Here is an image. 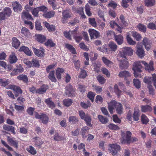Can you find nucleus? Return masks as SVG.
Masks as SVG:
<instances>
[{"instance_id": "nucleus-1", "label": "nucleus", "mask_w": 156, "mask_h": 156, "mask_svg": "<svg viewBox=\"0 0 156 156\" xmlns=\"http://www.w3.org/2000/svg\"><path fill=\"white\" fill-rule=\"evenodd\" d=\"M141 63L144 65L145 66V69L148 70L149 72L154 70L153 61H151L149 64H148L144 61L136 62H134L132 68L133 70L134 71V76L136 77L139 76L140 75L139 73L142 72L141 69L142 68V66L141 65Z\"/></svg>"}, {"instance_id": "nucleus-2", "label": "nucleus", "mask_w": 156, "mask_h": 156, "mask_svg": "<svg viewBox=\"0 0 156 156\" xmlns=\"http://www.w3.org/2000/svg\"><path fill=\"white\" fill-rule=\"evenodd\" d=\"M132 133L129 131H127L126 133L122 132L121 133V143L122 144H129L130 143L138 140V139L135 137H131Z\"/></svg>"}, {"instance_id": "nucleus-3", "label": "nucleus", "mask_w": 156, "mask_h": 156, "mask_svg": "<svg viewBox=\"0 0 156 156\" xmlns=\"http://www.w3.org/2000/svg\"><path fill=\"white\" fill-rule=\"evenodd\" d=\"M108 109L110 113H113V110L115 108L116 113L119 115L122 114L123 112V107L122 104L115 100H112L108 103Z\"/></svg>"}, {"instance_id": "nucleus-4", "label": "nucleus", "mask_w": 156, "mask_h": 156, "mask_svg": "<svg viewBox=\"0 0 156 156\" xmlns=\"http://www.w3.org/2000/svg\"><path fill=\"white\" fill-rule=\"evenodd\" d=\"M133 51L130 47H126L122 48V51H120L121 57L126 58V55L131 56L133 54Z\"/></svg>"}, {"instance_id": "nucleus-5", "label": "nucleus", "mask_w": 156, "mask_h": 156, "mask_svg": "<svg viewBox=\"0 0 156 156\" xmlns=\"http://www.w3.org/2000/svg\"><path fill=\"white\" fill-rule=\"evenodd\" d=\"M7 89H11L13 90L15 93V96L18 97L19 94L22 93L23 91L19 87L13 85H9L6 87Z\"/></svg>"}, {"instance_id": "nucleus-6", "label": "nucleus", "mask_w": 156, "mask_h": 156, "mask_svg": "<svg viewBox=\"0 0 156 156\" xmlns=\"http://www.w3.org/2000/svg\"><path fill=\"white\" fill-rule=\"evenodd\" d=\"M109 146L110 148L109 149L113 156L116 155L120 149V146L117 144H110Z\"/></svg>"}, {"instance_id": "nucleus-7", "label": "nucleus", "mask_w": 156, "mask_h": 156, "mask_svg": "<svg viewBox=\"0 0 156 156\" xmlns=\"http://www.w3.org/2000/svg\"><path fill=\"white\" fill-rule=\"evenodd\" d=\"M35 117L38 119H40L42 121V123L44 124H46L48 122V118L47 115L43 113H42L41 115L39 114L37 112H35Z\"/></svg>"}, {"instance_id": "nucleus-8", "label": "nucleus", "mask_w": 156, "mask_h": 156, "mask_svg": "<svg viewBox=\"0 0 156 156\" xmlns=\"http://www.w3.org/2000/svg\"><path fill=\"white\" fill-rule=\"evenodd\" d=\"M152 78L154 85L156 88V74H153L152 78L150 77H145L144 79V81L147 83L148 85H151Z\"/></svg>"}, {"instance_id": "nucleus-9", "label": "nucleus", "mask_w": 156, "mask_h": 156, "mask_svg": "<svg viewBox=\"0 0 156 156\" xmlns=\"http://www.w3.org/2000/svg\"><path fill=\"white\" fill-rule=\"evenodd\" d=\"M65 93L69 97L74 95L75 90L71 85L69 84L66 87Z\"/></svg>"}, {"instance_id": "nucleus-10", "label": "nucleus", "mask_w": 156, "mask_h": 156, "mask_svg": "<svg viewBox=\"0 0 156 156\" xmlns=\"http://www.w3.org/2000/svg\"><path fill=\"white\" fill-rule=\"evenodd\" d=\"M40 49H39L33 47V50L35 55L39 57H42L45 55V50L41 47Z\"/></svg>"}, {"instance_id": "nucleus-11", "label": "nucleus", "mask_w": 156, "mask_h": 156, "mask_svg": "<svg viewBox=\"0 0 156 156\" xmlns=\"http://www.w3.org/2000/svg\"><path fill=\"white\" fill-rule=\"evenodd\" d=\"M2 128L4 130H5L3 131V133L8 134V133L6 131H10L14 135L16 134L15 131V128L13 126L5 124L3 126Z\"/></svg>"}, {"instance_id": "nucleus-12", "label": "nucleus", "mask_w": 156, "mask_h": 156, "mask_svg": "<svg viewBox=\"0 0 156 156\" xmlns=\"http://www.w3.org/2000/svg\"><path fill=\"white\" fill-rule=\"evenodd\" d=\"M12 6L13 8V10L15 12H20L22 10V5L19 2L15 1L12 2Z\"/></svg>"}, {"instance_id": "nucleus-13", "label": "nucleus", "mask_w": 156, "mask_h": 156, "mask_svg": "<svg viewBox=\"0 0 156 156\" xmlns=\"http://www.w3.org/2000/svg\"><path fill=\"white\" fill-rule=\"evenodd\" d=\"M7 140L9 143L12 146L18 148V141L16 140L13 139V138H11L10 136H7Z\"/></svg>"}, {"instance_id": "nucleus-14", "label": "nucleus", "mask_w": 156, "mask_h": 156, "mask_svg": "<svg viewBox=\"0 0 156 156\" xmlns=\"http://www.w3.org/2000/svg\"><path fill=\"white\" fill-rule=\"evenodd\" d=\"M91 39L98 38L100 36L99 32L93 29H90L88 30Z\"/></svg>"}, {"instance_id": "nucleus-15", "label": "nucleus", "mask_w": 156, "mask_h": 156, "mask_svg": "<svg viewBox=\"0 0 156 156\" xmlns=\"http://www.w3.org/2000/svg\"><path fill=\"white\" fill-rule=\"evenodd\" d=\"M108 48H107L106 49L109 50V52L107 54H109L110 52H115L117 49V45L114 43L110 42L108 44Z\"/></svg>"}, {"instance_id": "nucleus-16", "label": "nucleus", "mask_w": 156, "mask_h": 156, "mask_svg": "<svg viewBox=\"0 0 156 156\" xmlns=\"http://www.w3.org/2000/svg\"><path fill=\"white\" fill-rule=\"evenodd\" d=\"M136 54L137 55L141 58H142L145 55V51L142 46H140L137 45Z\"/></svg>"}, {"instance_id": "nucleus-17", "label": "nucleus", "mask_w": 156, "mask_h": 156, "mask_svg": "<svg viewBox=\"0 0 156 156\" xmlns=\"http://www.w3.org/2000/svg\"><path fill=\"white\" fill-rule=\"evenodd\" d=\"M62 14V23H65L66 22V19L71 16V14L69 10H64Z\"/></svg>"}, {"instance_id": "nucleus-18", "label": "nucleus", "mask_w": 156, "mask_h": 156, "mask_svg": "<svg viewBox=\"0 0 156 156\" xmlns=\"http://www.w3.org/2000/svg\"><path fill=\"white\" fill-rule=\"evenodd\" d=\"M23 71V69L21 64L16 66V68L14 69L11 73V75L12 76L16 75L18 73H21Z\"/></svg>"}, {"instance_id": "nucleus-19", "label": "nucleus", "mask_w": 156, "mask_h": 156, "mask_svg": "<svg viewBox=\"0 0 156 156\" xmlns=\"http://www.w3.org/2000/svg\"><path fill=\"white\" fill-rule=\"evenodd\" d=\"M35 142V145L39 148H41V146L44 143V142L38 137H35L33 138Z\"/></svg>"}, {"instance_id": "nucleus-20", "label": "nucleus", "mask_w": 156, "mask_h": 156, "mask_svg": "<svg viewBox=\"0 0 156 156\" xmlns=\"http://www.w3.org/2000/svg\"><path fill=\"white\" fill-rule=\"evenodd\" d=\"M86 122V124L88 126L91 127L92 125L91 123V116L88 114H86V116L84 118V119H83Z\"/></svg>"}, {"instance_id": "nucleus-21", "label": "nucleus", "mask_w": 156, "mask_h": 156, "mask_svg": "<svg viewBox=\"0 0 156 156\" xmlns=\"http://www.w3.org/2000/svg\"><path fill=\"white\" fill-rule=\"evenodd\" d=\"M21 18L23 20L27 19L29 20H33L31 15L28 12L23 11L21 13Z\"/></svg>"}, {"instance_id": "nucleus-22", "label": "nucleus", "mask_w": 156, "mask_h": 156, "mask_svg": "<svg viewBox=\"0 0 156 156\" xmlns=\"http://www.w3.org/2000/svg\"><path fill=\"white\" fill-rule=\"evenodd\" d=\"M48 88V87L47 85L43 84L40 88L37 89V94H43L46 91Z\"/></svg>"}, {"instance_id": "nucleus-23", "label": "nucleus", "mask_w": 156, "mask_h": 156, "mask_svg": "<svg viewBox=\"0 0 156 156\" xmlns=\"http://www.w3.org/2000/svg\"><path fill=\"white\" fill-rule=\"evenodd\" d=\"M19 51L23 52L25 54L31 56V53L30 51L27 47L24 46H22L20 48Z\"/></svg>"}, {"instance_id": "nucleus-24", "label": "nucleus", "mask_w": 156, "mask_h": 156, "mask_svg": "<svg viewBox=\"0 0 156 156\" xmlns=\"http://www.w3.org/2000/svg\"><path fill=\"white\" fill-rule=\"evenodd\" d=\"M141 111L143 112H151L152 109L151 107L148 105H141Z\"/></svg>"}, {"instance_id": "nucleus-25", "label": "nucleus", "mask_w": 156, "mask_h": 156, "mask_svg": "<svg viewBox=\"0 0 156 156\" xmlns=\"http://www.w3.org/2000/svg\"><path fill=\"white\" fill-rule=\"evenodd\" d=\"M140 116V110L138 108H135L133 114V117L134 120L137 121L139 119Z\"/></svg>"}, {"instance_id": "nucleus-26", "label": "nucleus", "mask_w": 156, "mask_h": 156, "mask_svg": "<svg viewBox=\"0 0 156 156\" xmlns=\"http://www.w3.org/2000/svg\"><path fill=\"white\" fill-rule=\"evenodd\" d=\"M9 60L11 64H13L17 61L18 59L15 53L13 52L9 55Z\"/></svg>"}, {"instance_id": "nucleus-27", "label": "nucleus", "mask_w": 156, "mask_h": 156, "mask_svg": "<svg viewBox=\"0 0 156 156\" xmlns=\"http://www.w3.org/2000/svg\"><path fill=\"white\" fill-rule=\"evenodd\" d=\"M51 98H48L45 99L44 102L49 108L53 109L55 107V105L54 103L51 101Z\"/></svg>"}, {"instance_id": "nucleus-28", "label": "nucleus", "mask_w": 156, "mask_h": 156, "mask_svg": "<svg viewBox=\"0 0 156 156\" xmlns=\"http://www.w3.org/2000/svg\"><path fill=\"white\" fill-rule=\"evenodd\" d=\"M119 76L120 77H124L125 80H127V78L131 76L129 72L127 71H123L119 73Z\"/></svg>"}, {"instance_id": "nucleus-29", "label": "nucleus", "mask_w": 156, "mask_h": 156, "mask_svg": "<svg viewBox=\"0 0 156 156\" xmlns=\"http://www.w3.org/2000/svg\"><path fill=\"white\" fill-rule=\"evenodd\" d=\"M143 44L144 46L147 51H149L151 48V42L149 40H143Z\"/></svg>"}, {"instance_id": "nucleus-30", "label": "nucleus", "mask_w": 156, "mask_h": 156, "mask_svg": "<svg viewBox=\"0 0 156 156\" xmlns=\"http://www.w3.org/2000/svg\"><path fill=\"white\" fill-rule=\"evenodd\" d=\"M17 78L20 80L22 81L25 83H27L28 78L27 75L25 74H20L17 77Z\"/></svg>"}, {"instance_id": "nucleus-31", "label": "nucleus", "mask_w": 156, "mask_h": 156, "mask_svg": "<svg viewBox=\"0 0 156 156\" xmlns=\"http://www.w3.org/2000/svg\"><path fill=\"white\" fill-rule=\"evenodd\" d=\"M120 67L122 69H127L128 67V62L126 60L121 61L120 64Z\"/></svg>"}, {"instance_id": "nucleus-32", "label": "nucleus", "mask_w": 156, "mask_h": 156, "mask_svg": "<svg viewBox=\"0 0 156 156\" xmlns=\"http://www.w3.org/2000/svg\"><path fill=\"white\" fill-rule=\"evenodd\" d=\"M64 70L63 69L58 68L56 70V76L57 78L58 79H60L61 78V74L63 73Z\"/></svg>"}, {"instance_id": "nucleus-33", "label": "nucleus", "mask_w": 156, "mask_h": 156, "mask_svg": "<svg viewBox=\"0 0 156 156\" xmlns=\"http://www.w3.org/2000/svg\"><path fill=\"white\" fill-rule=\"evenodd\" d=\"M43 24L49 31H53L55 30V26L50 25L49 23L45 22H43Z\"/></svg>"}, {"instance_id": "nucleus-34", "label": "nucleus", "mask_w": 156, "mask_h": 156, "mask_svg": "<svg viewBox=\"0 0 156 156\" xmlns=\"http://www.w3.org/2000/svg\"><path fill=\"white\" fill-rule=\"evenodd\" d=\"M21 33L23 35L27 37H29L31 35V34L29 30L25 27L22 28L21 30Z\"/></svg>"}, {"instance_id": "nucleus-35", "label": "nucleus", "mask_w": 156, "mask_h": 156, "mask_svg": "<svg viewBox=\"0 0 156 156\" xmlns=\"http://www.w3.org/2000/svg\"><path fill=\"white\" fill-rule=\"evenodd\" d=\"M89 129L90 128L86 126L83 127L81 129V133L82 136L83 138L87 137V136L86 135V134L87 132Z\"/></svg>"}, {"instance_id": "nucleus-36", "label": "nucleus", "mask_w": 156, "mask_h": 156, "mask_svg": "<svg viewBox=\"0 0 156 156\" xmlns=\"http://www.w3.org/2000/svg\"><path fill=\"white\" fill-rule=\"evenodd\" d=\"M65 47L67 48L73 54H76V49L73 46L69 44H67L65 45Z\"/></svg>"}, {"instance_id": "nucleus-37", "label": "nucleus", "mask_w": 156, "mask_h": 156, "mask_svg": "<svg viewBox=\"0 0 156 156\" xmlns=\"http://www.w3.org/2000/svg\"><path fill=\"white\" fill-rule=\"evenodd\" d=\"M69 121L72 124H76L78 122L79 119L77 117L71 116L69 117Z\"/></svg>"}, {"instance_id": "nucleus-38", "label": "nucleus", "mask_w": 156, "mask_h": 156, "mask_svg": "<svg viewBox=\"0 0 156 156\" xmlns=\"http://www.w3.org/2000/svg\"><path fill=\"white\" fill-rule=\"evenodd\" d=\"M27 151L32 155H35L37 153L36 150L32 146H30L27 148Z\"/></svg>"}, {"instance_id": "nucleus-39", "label": "nucleus", "mask_w": 156, "mask_h": 156, "mask_svg": "<svg viewBox=\"0 0 156 156\" xmlns=\"http://www.w3.org/2000/svg\"><path fill=\"white\" fill-rule=\"evenodd\" d=\"M55 14V12L53 11H51L44 13L43 14V16L45 18H50L53 17Z\"/></svg>"}, {"instance_id": "nucleus-40", "label": "nucleus", "mask_w": 156, "mask_h": 156, "mask_svg": "<svg viewBox=\"0 0 156 156\" xmlns=\"http://www.w3.org/2000/svg\"><path fill=\"white\" fill-rule=\"evenodd\" d=\"M141 121L143 124H147L149 121V119L146 115L143 114L141 116Z\"/></svg>"}, {"instance_id": "nucleus-41", "label": "nucleus", "mask_w": 156, "mask_h": 156, "mask_svg": "<svg viewBox=\"0 0 156 156\" xmlns=\"http://www.w3.org/2000/svg\"><path fill=\"white\" fill-rule=\"evenodd\" d=\"M9 83V82L8 79H0V84L1 86L6 87Z\"/></svg>"}, {"instance_id": "nucleus-42", "label": "nucleus", "mask_w": 156, "mask_h": 156, "mask_svg": "<svg viewBox=\"0 0 156 156\" xmlns=\"http://www.w3.org/2000/svg\"><path fill=\"white\" fill-rule=\"evenodd\" d=\"M98 118L99 121L102 123L106 124L108 121V120L107 118L104 117L102 115H98Z\"/></svg>"}, {"instance_id": "nucleus-43", "label": "nucleus", "mask_w": 156, "mask_h": 156, "mask_svg": "<svg viewBox=\"0 0 156 156\" xmlns=\"http://www.w3.org/2000/svg\"><path fill=\"white\" fill-rule=\"evenodd\" d=\"M48 78L52 82H56V79L55 76L54 70L50 72L48 76Z\"/></svg>"}, {"instance_id": "nucleus-44", "label": "nucleus", "mask_w": 156, "mask_h": 156, "mask_svg": "<svg viewBox=\"0 0 156 156\" xmlns=\"http://www.w3.org/2000/svg\"><path fill=\"white\" fill-rule=\"evenodd\" d=\"M63 105L66 107L70 106L73 103V101L69 99H65L63 101Z\"/></svg>"}, {"instance_id": "nucleus-45", "label": "nucleus", "mask_w": 156, "mask_h": 156, "mask_svg": "<svg viewBox=\"0 0 156 156\" xmlns=\"http://www.w3.org/2000/svg\"><path fill=\"white\" fill-rule=\"evenodd\" d=\"M155 0H145V4L147 7H150L153 6L155 4Z\"/></svg>"}, {"instance_id": "nucleus-46", "label": "nucleus", "mask_w": 156, "mask_h": 156, "mask_svg": "<svg viewBox=\"0 0 156 156\" xmlns=\"http://www.w3.org/2000/svg\"><path fill=\"white\" fill-rule=\"evenodd\" d=\"M3 12L7 18L9 17L12 13V11L9 8H5Z\"/></svg>"}, {"instance_id": "nucleus-47", "label": "nucleus", "mask_w": 156, "mask_h": 156, "mask_svg": "<svg viewBox=\"0 0 156 156\" xmlns=\"http://www.w3.org/2000/svg\"><path fill=\"white\" fill-rule=\"evenodd\" d=\"M137 27L138 30L141 32L145 33L146 31V27L143 24L139 23L137 25Z\"/></svg>"}, {"instance_id": "nucleus-48", "label": "nucleus", "mask_w": 156, "mask_h": 156, "mask_svg": "<svg viewBox=\"0 0 156 156\" xmlns=\"http://www.w3.org/2000/svg\"><path fill=\"white\" fill-rule=\"evenodd\" d=\"M35 28L37 30L41 31L42 29V27L41 25L40 21L37 19L35 22Z\"/></svg>"}, {"instance_id": "nucleus-49", "label": "nucleus", "mask_w": 156, "mask_h": 156, "mask_svg": "<svg viewBox=\"0 0 156 156\" xmlns=\"http://www.w3.org/2000/svg\"><path fill=\"white\" fill-rule=\"evenodd\" d=\"M102 59L104 63L107 66H109L112 64V62L108 59H107L105 57H103L102 58Z\"/></svg>"}, {"instance_id": "nucleus-50", "label": "nucleus", "mask_w": 156, "mask_h": 156, "mask_svg": "<svg viewBox=\"0 0 156 156\" xmlns=\"http://www.w3.org/2000/svg\"><path fill=\"white\" fill-rule=\"evenodd\" d=\"M95 95V94L92 91H89L87 94V97L92 102L94 101V98Z\"/></svg>"}, {"instance_id": "nucleus-51", "label": "nucleus", "mask_w": 156, "mask_h": 156, "mask_svg": "<svg viewBox=\"0 0 156 156\" xmlns=\"http://www.w3.org/2000/svg\"><path fill=\"white\" fill-rule=\"evenodd\" d=\"M80 105L83 108L87 109L88 107H90L91 105V103L89 101L87 102V103H85L83 102H81Z\"/></svg>"}, {"instance_id": "nucleus-52", "label": "nucleus", "mask_w": 156, "mask_h": 156, "mask_svg": "<svg viewBox=\"0 0 156 156\" xmlns=\"http://www.w3.org/2000/svg\"><path fill=\"white\" fill-rule=\"evenodd\" d=\"M114 90V92L118 97L120 96L121 95L122 92L119 89L117 84L115 85Z\"/></svg>"}, {"instance_id": "nucleus-53", "label": "nucleus", "mask_w": 156, "mask_h": 156, "mask_svg": "<svg viewBox=\"0 0 156 156\" xmlns=\"http://www.w3.org/2000/svg\"><path fill=\"white\" fill-rule=\"evenodd\" d=\"M97 78L99 83L101 84H104L106 81V79L100 75L97 76Z\"/></svg>"}, {"instance_id": "nucleus-54", "label": "nucleus", "mask_w": 156, "mask_h": 156, "mask_svg": "<svg viewBox=\"0 0 156 156\" xmlns=\"http://www.w3.org/2000/svg\"><path fill=\"white\" fill-rule=\"evenodd\" d=\"M12 45L13 47L16 49H17L20 45V42L19 40H13L12 43Z\"/></svg>"}, {"instance_id": "nucleus-55", "label": "nucleus", "mask_w": 156, "mask_h": 156, "mask_svg": "<svg viewBox=\"0 0 156 156\" xmlns=\"http://www.w3.org/2000/svg\"><path fill=\"white\" fill-rule=\"evenodd\" d=\"M120 19L121 21V23L120 25L126 27L128 25V23L125 20L124 17L123 15L120 16Z\"/></svg>"}, {"instance_id": "nucleus-56", "label": "nucleus", "mask_w": 156, "mask_h": 156, "mask_svg": "<svg viewBox=\"0 0 156 156\" xmlns=\"http://www.w3.org/2000/svg\"><path fill=\"white\" fill-rule=\"evenodd\" d=\"M64 137L60 136L58 133L55 134L54 136V139L55 141H60L64 140Z\"/></svg>"}, {"instance_id": "nucleus-57", "label": "nucleus", "mask_w": 156, "mask_h": 156, "mask_svg": "<svg viewBox=\"0 0 156 156\" xmlns=\"http://www.w3.org/2000/svg\"><path fill=\"white\" fill-rule=\"evenodd\" d=\"M44 44L46 46H49L51 47H54L55 45V44L51 41V40H48L46 42L44 43Z\"/></svg>"}, {"instance_id": "nucleus-58", "label": "nucleus", "mask_w": 156, "mask_h": 156, "mask_svg": "<svg viewBox=\"0 0 156 156\" xmlns=\"http://www.w3.org/2000/svg\"><path fill=\"white\" fill-rule=\"evenodd\" d=\"M87 75V73L86 71L84 69H81L79 76L80 78H84Z\"/></svg>"}, {"instance_id": "nucleus-59", "label": "nucleus", "mask_w": 156, "mask_h": 156, "mask_svg": "<svg viewBox=\"0 0 156 156\" xmlns=\"http://www.w3.org/2000/svg\"><path fill=\"white\" fill-rule=\"evenodd\" d=\"M108 128L111 129L116 130L119 129V127L114 124L110 123L108 125Z\"/></svg>"}, {"instance_id": "nucleus-60", "label": "nucleus", "mask_w": 156, "mask_h": 156, "mask_svg": "<svg viewBox=\"0 0 156 156\" xmlns=\"http://www.w3.org/2000/svg\"><path fill=\"white\" fill-rule=\"evenodd\" d=\"M133 83L136 88L139 89L140 87V83L138 79H134L133 80Z\"/></svg>"}, {"instance_id": "nucleus-61", "label": "nucleus", "mask_w": 156, "mask_h": 156, "mask_svg": "<svg viewBox=\"0 0 156 156\" xmlns=\"http://www.w3.org/2000/svg\"><path fill=\"white\" fill-rule=\"evenodd\" d=\"M101 70L102 73L108 77H109L110 76V74L108 70L105 68H102L101 69Z\"/></svg>"}, {"instance_id": "nucleus-62", "label": "nucleus", "mask_w": 156, "mask_h": 156, "mask_svg": "<svg viewBox=\"0 0 156 156\" xmlns=\"http://www.w3.org/2000/svg\"><path fill=\"white\" fill-rule=\"evenodd\" d=\"M35 110V108L31 107H29L27 110V112L30 115L32 116Z\"/></svg>"}, {"instance_id": "nucleus-63", "label": "nucleus", "mask_w": 156, "mask_h": 156, "mask_svg": "<svg viewBox=\"0 0 156 156\" xmlns=\"http://www.w3.org/2000/svg\"><path fill=\"white\" fill-rule=\"evenodd\" d=\"M31 12L32 15L36 17L38 16L39 11L38 9V8H37V7L36 8L32 9Z\"/></svg>"}, {"instance_id": "nucleus-64", "label": "nucleus", "mask_w": 156, "mask_h": 156, "mask_svg": "<svg viewBox=\"0 0 156 156\" xmlns=\"http://www.w3.org/2000/svg\"><path fill=\"white\" fill-rule=\"evenodd\" d=\"M31 62L33 67H39L40 65L38 60L33 59Z\"/></svg>"}]
</instances>
